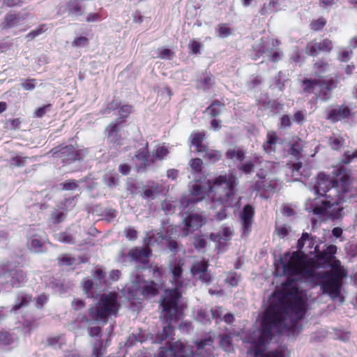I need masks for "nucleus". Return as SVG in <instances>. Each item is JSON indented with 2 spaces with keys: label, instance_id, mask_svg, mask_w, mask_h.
<instances>
[{
  "label": "nucleus",
  "instance_id": "29",
  "mask_svg": "<svg viewBox=\"0 0 357 357\" xmlns=\"http://www.w3.org/2000/svg\"><path fill=\"white\" fill-rule=\"evenodd\" d=\"M233 235V231L229 227H223L219 232L218 236L219 238L218 239V236H216L214 234H211V237L214 241H219L220 239L224 240V241H229L231 239V236Z\"/></svg>",
  "mask_w": 357,
  "mask_h": 357
},
{
  "label": "nucleus",
  "instance_id": "36",
  "mask_svg": "<svg viewBox=\"0 0 357 357\" xmlns=\"http://www.w3.org/2000/svg\"><path fill=\"white\" fill-rule=\"evenodd\" d=\"M275 166V164L272 162L265 161L264 164L261 166L260 169V172L257 173V176L260 178H264L266 176V173L268 171H271Z\"/></svg>",
  "mask_w": 357,
  "mask_h": 357
},
{
  "label": "nucleus",
  "instance_id": "44",
  "mask_svg": "<svg viewBox=\"0 0 357 357\" xmlns=\"http://www.w3.org/2000/svg\"><path fill=\"white\" fill-rule=\"evenodd\" d=\"M105 272H104L100 268H96L94 273H93V278L98 282L99 284L105 282Z\"/></svg>",
  "mask_w": 357,
  "mask_h": 357
},
{
  "label": "nucleus",
  "instance_id": "28",
  "mask_svg": "<svg viewBox=\"0 0 357 357\" xmlns=\"http://www.w3.org/2000/svg\"><path fill=\"white\" fill-rule=\"evenodd\" d=\"M202 153H204V155H203V157L206 160H208L211 163L216 162L222 157L220 151L213 149H209L208 146L206 147V151L202 152Z\"/></svg>",
  "mask_w": 357,
  "mask_h": 357
},
{
  "label": "nucleus",
  "instance_id": "50",
  "mask_svg": "<svg viewBox=\"0 0 357 357\" xmlns=\"http://www.w3.org/2000/svg\"><path fill=\"white\" fill-rule=\"evenodd\" d=\"M21 86L25 90L32 91L35 89L36 86V79H28L21 83Z\"/></svg>",
  "mask_w": 357,
  "mask_h": 357
},
{
  "label": "nucleus",
  "instance_id": "26",
  "mask_svg": "<svg viewBox=\"0 0 357 357\" xmlns=\"http://www.w3.org/2000/svg\"><path fill=\"white\" fill-rule=\"evenodd\" d=\"M214 84V79L212 75H206L197 80L196 87L203 91L210 89Z\"/></svg>",
  "mask_w": 357,
  "mask_h": 357
},
{
  "label": "nucleus",
  "instance_id": "45",
  "mask_svg": "<svg viewBox=\"0 0 357 357\" xmlns=\"http://www.w3.org/2000/svg\"><path fill=\"white\" fill-rule=\"evenodd\" d=\"M66 218V213L63 211L55 210L51 214V220L54 223H59L62 222Z\"/></svg>",
  "mask_w": 357,
  "mask_h": 357
},
{
  "label": "nucleus",
  "instance_id": "39",
  "mask_svg": "<svg viewBox=\"0 0 357 357\" xmlns=\"http://www.w3.org/2000/svg\"><path fill=\"white\" fill-rule=\"evenodd\" d=\"M315 73L320 75L326 72L328 69V65L327 63L323 61H318L314 65Z\"/></svg>",
  "mask_w": 357,
  "mask_h": 357
},
{
  "label": "nucleus",
  "instance_id": "19",
  "mask_svg": "<svg viewBox=\"0 0 357 357\" xmlns=\"http://www.w3.org/2000/svg\"><path fill=\"white\" fill-rule=\"evenodd\" d=\"M350 115V109L347 107L341 106L331 109L328 113V119L335 122L347 119Z\"/></svg>",
  "mask_w": 357,
  "mask_h": 357
},
{
  "label": "nucleus",
  "instance_id": "55",
  "mask_svg": "<svg viewBox=\"0 0 357 357\" xmlns=\"http://www.w3.org/2000/svg\"><path fill=\"white\" fill-rule=\"evenodd\" d=\"M69 9L73 13H74L76 15L80 14V6L77 1H70L69 3Z\"/></svg>",
  "mask_w": 357,
  "mask_h": 357
},
{
  "label": "nucleus",
  "instance_id": "10",
  "mask_svg": "<svg viewBox=\"0 0 357 357\" xmlns=\"http://www.w3.org/2000/svg\"><path fill=\"white\" fill-rule=\"evenodd\" d=\"M215 337V333L210 332L206 337L195 341V350L193 349L195 357L214 356L215 347L213 346V342Z\"/></svg>",
  "mask_w": 357,
  "mask_h": 357
},
{
  "label": "nucleus",
  "instance_id": "38",
  "mask_svg": "<svg viewBox=\"0 0 357 357\" xmlns=\"http://www.w3.org/2000/svg\"><path fill=\"white\" fill-rule=\"evenodd\" d=\"M216 33L220 38H227L231 34V30L226 24H222L216 28Z\"/></svg>",
  "mask_w": 357,
  "mask_h": 357
},
{
  "label": "nucleus",
  "instance_id": "48",
  "mask_svg": "<svg viewBox=\"0 0 357 357\" xmlns=\"http://www.w3.org/2000/svg\"><path fill=\"white\" fill-rule=\"evenodd\" d=\"M240 280V277L236 273H231L227 275L225 281L230 286L234 287L236 286Z\"/></svg>",
  "mask_w": 357,
  "mask_h": 357
},
{
  "label": "nucleus",
  "instance_id": "6",
  "mask_svg": "<svg viewBox=\"0 0 357 357\" xmlns=\"http://www.w3.org/2000/svg\"><path fill=\"white\" fill-rule=\"evenodd\" d=\"M197 202L195 196L190 195L183 196L181 199V204L183 208V213L185 217L183 218L184 227L183 228V236H187L192 233L195 229L201 227L205 224L206 220L203 215L198 212H190L194 207L195 203Z\"/></svg>",
  "mask_w": 357,
  "mask_h": 357
},
{
  "label": "nucleus",
  "instance_id": "33",
  "mask_svg": "<svg viewBox=\"0 0 357 357\" xmlns=\"http://www.w3.org/2000/svg\"><path fill=\"white\" fill-rule=\"evenodd\" d=\"M302 150L303 142L299 139L298 142L292 144L290 149V154L295 157L296 159H298L302 156Z\"/></svg>",
  "mask_w": 357,
  "mask_h": 357
},
{
  "label": "nucleus",
  "instance_id": "57",
  "mask_svg": "<svg viewBox=\"0 0 357 357\" xmlns=\"http://www.w3.org/2000/svg\"><path fill=\"white\" fill-rule=\"evenodd\" d=\"M206 239L203 236H197L194 241V245L197 250L203 249L206 245Z\"/></svg>",
  "mask_w": 357,
  "mask_h": 357
},
{
  "label": "nucleus",
  "instance_id": "25",
  "mask_svg": "<svg viewBox=\"0 0 357 357\" xmlns=\"http://www.w3.org/2000/svg\"><path fill=\"white\" fill-rule=\"evenodd\" d=\"M135 158L139 161V164L137 166L138 169L146 168L149 166L148 151L146 148L144 147L140 149L135 155Z\"/></svg>",
  "mask_w": 357,
  "mask_h": 357
},
{
  "label": "nucleus",
  "instance_id": "54",
  "mask_svg": "<svg viewBox=\"0 0 357 357\" xmlns=\"http://www.w3.org/2000/svg\"><path fill=\"white\" fill-rule=\"evenodd\" d=\"M51 105H46L43 107L36 109L34 112L33 116L37 118H41L45 115L47 109L50 107Z\"/></svg>",
  "mask_w": 357,
  "mask_h": 357
},
{
  "label": "nucleus",
  "instance_id": "12",
  "mask_svg": "<svg viewBox=\"0 0 357 357\" xmlns=\"http://www.w3.org/2000/svg\"><path fill=\"white\" fill-rule=\"evenodd\" d=\"M26 276L21 269H6L0 273V283L10 284L13 287H18L26 282Z\"/></svg>",
  "mask_w": 357,
  "mask_h": 357
},
{
  "label": "nucleus",
  "instance_id": "11",
  "mask_svg": "<svg viewBox=\"0 0 357 357\" xmlns=\"http://www.w3.org/2000/svg\"><path fill=\"white\" fill-rule=\"evenodd\" d=\"M27 247L30 251L35 253H40L43 251V246L45 243L43 231L30 227L27 231Z\"/></svg>",
  "mask_w": 357,
  "mask_h": 357
},
{
  "label": "nucleus",
  "instance_id": "31",
  "mask_svg": "<svg viewBox=\"0 0 357 357\" xmlns=\"http://www.w3.org/2000/svg\"><path fill=\"white\" fill-rule=\"evenodd\" d=\"M158 184H153L151 188H145L142 193V197L148 200L153 199L158 194Z\"/></svg>",
  "mask_w": 357,
  "mask_h": 357
},
{
  "label": "nucleus",
  "instance_id": "3",
  "mask_svg": "<svg viewBox=\"0 0 357 357\" xmlns=\"http://www.w3.org/2000/svg\"><path fill=\"white\" fill-rule=\"evenodd\" d=\"M238 184V180L233 174L228 176L220 175L213 181L204 183L196 181L189 185L190 192L195 196L197 202L204 201L208 203L211 200L212 204L210 208H217L220 206V211L215 214L218 220H222L227 216L226 207H234L239 204L240 198L236 195L234 188Z\"/></svg>",
  "mask_w": 357,
  "mask_h": 357
},
{
  "label": "nucleus",
  "instance_id": "59",
  "mask_svg": "<svg viewBox=\"0 0 357 357\" xmlns=\"http://www.w3.org/2000/svg\"><path fill=\"white\" fill-rule=\"evenodd\" d=\"M124 233L126 238L130 241H134L137 238V231L132 228L126 229Z\"/></svg>",
  "mask_w": 357,
  "mask_h": 357
},
{
  "label": "nucleus",
  "instance_id": "16",
  "mask_svg": "<svg viewBox=\"0 0 357 357\" xmlns=\"http://www.w3.org/2000/svg\"><path fill=\"white\" fill-rule=\"evenodd\" d=\"M150 255L151 250L149 248H135L130 250L129 257L131 259L136 262H139L143 265L142 267H137L135 273H137L140 269H144L145 268Z\"/></svg>",
  "mask_w": 357,
  "mask_h": 357
},
{
  "label": "nucleus",
  "instance_id": "52",
  "mask_svg": "<svg viewBox=\"0 0 357 357\" xmlns=\"http://www.w3.org/2000/svg\"><path fill=\"white\" fill-rule=\"evenodd\" d=\"M21 121L19 119H9L6 122V126L11 130H17L20 128Z\"/></svg>",
  "mask_w": 357,
  "mask_h": 357
},
{
  "label": "nucleus",
  "instance_id": "15",
  "mask_svg": "<svg viewBox=\"0 0 357 357\" xmlns=\"http://www.w3.org/2000/svg\"><path fill=\"white\" fill-rule=\"evenodd\" d=\"M333 48V41L324 38L319 41L314 40L307 44V51L311 56H317L320 52H330Z\"/></svg>",
  "mask_w": 357,
  "mask_h": 357
},
{
  "label": "nucleus",
  "instance_id": "43",
  "mask_svg": "<svg viewBox=\"0 0 357 357\" xmlns=\"http://www.w3.org/2000/svg\"><path fill=\"white\" fill-rule=\"evenodd\" d=\"M197 318L202 323L206 324L208 321H210L211 319V311L200 310L198 312Z\"/></svg>",
  "mask_w": 357,
  "mask_h": 357
},
{
  "label": "nucleus",
  "instance_id": "37",
  "mask_svg": "<svg viewBox=\"0 0 357 357\" xmlns=\"http://www.w3.org/2000/svg\"><path fill=\"white\" fill-rule=\"evenodd\" d=\"M27 157L17 155L13 157L10 160V165L12 167H24L26 164Z\"/></svg>",
  "mask_w": 357,
  "mask_h": 357
},
{
  "label": "nucleus",
  "instance_id": "62",
  "mask_svg": "<svg viewBox=\"0 0 357 357\" xmlns=\"http://www.w3.org/2000/svg\"><path fill=\"white\" fill-rule=\"evenodd\" d=\"M105 180L109 187L115 186L117 184V175H106Z\"/></svg>",
  "mask_w": 357,
  "mask_h": 357
},
{
  "label": "nucleus",
  "instance_id": "61",
  "mask_svg": "<svg viewBox=\"0 0 357 357\" xmlns=\"http://www.w3.org/2000/svg\"><path fill=\"white\" fill-rule=\"evenodd\" d=\"M131 112V107L129 106V105H123L119 111V114L120 115V117L121 118H126L127 117L129 114Z\"/></svg>",
  "mask_w": 357,
  "mask_h": 357
},
{
  "label": "nucleus",
  "instance_id": "20",
  "mask_svg": "<svg viewBox=\"0 0 357 357\" xmlns=\"http://www.w3.org/2000/svg\"><path fill=\"white\" fill-rule=\"evenodd\" d=\"M278 140L276 133L274 131H268L266 135V140L263 144L264 151L268 154L274 153Z\"/></svg>",
  "mask_w": 357,
  "mask_h": 357
},
{
  "label": "nucleus",
  "instance_id": "24",
  "mask_svg": "<svg viewBox=\"0 0 357 357\" xmlns=\"http://www.w3.org/2000/svg\"><path fill=\"white\" fill-rule=\"evenodd\" d=\"M106 132H107V137L110 142H112L114 144H116L117 145H120L121 143L119 142V136L118 134V125L117 123H112L109 124L107 129Z\"/></svg>",
  "mask_w": 357,
  "mask_h": 357
},
{
  "label": "nucleus",
  "instance_id": "13",
  "mask_svg": "<svg viewBox=\"0 0 357 357\" xmlns=\"http://www.w3.org/2000/svg\"><path fill=\"white\" fill-rule=\"evenodd\" d=\"M208 262L204 260L195 261L190 268L191 274L194 278L201 280L202 282L208 284L211 278L210 273L207 271Z\"/></svg>",
  "mask_w": 357,
  "mask_h": 357
},
{
  "label": "nucleus",
  "instance_id": "5",
  "mask_svg": "<svg viewBox=\"0 0 357 357\" xmlns=\"http://www.w3.org/2000/svg\"><path fill=\"white\" fill-rule=\"evenodd\" d=\"M119 308L118 294L114 292L104 293L99 296L96 305L89 309L91 320L84 316L82 317V320L86 324H90L91 321L106 324L108 317L115 316Z\"/></svg>",
  "mask_w": 357,
  "mask_h": 357
},
{
  "label": "nucleus",
  "instance_id": "35",
  "mask_svg": "<svg viewBox=\"0 0 357 357\" xmlns=\"http://www.w3.org/2000/svg\"><path fill=\"white\" fill-rule=\"evenodd\" d=\"M220 346L227 352L233 350V345L231 342V337L229 335L222 336L220 340Z\"/></svg>",
  "mask_w": 357,
  "mask_h": 357
},
{
  "label": "nucleus",
  "instance_id": "58",
  "mask_svg": "<svg viewBox=\"0 0 357 357\" xmlns=\"http://www.w3.org/2000/svg\"><path fill=\"white\" fill-rule=\"evenodd\" d=\"M77 187V183L74 180H70L63 183V189L66 190H73Z\"/></svg>",
  "mask_w": 357,
  "mask_h": 357
},
{
  "label": "nucleus",
  "instance_id": "46",
  "mask_svg": "<svg viewBox=\"0 0 357 357\" xmlns=\"http://www.w3.org/2000/svg\"><path fill=\"white\" fill-rule=\"evenodd\" d=\"M326 20L323 17H320L318 20H314L311 23V28L314 31H317L322 29L324 27V26L326 25Z\"/></svg>",
  "mask_w": 357,
  "mask_h": 357
},
{
  "label": "nucleus",
  "instance_id": "41",
  "mask_svg": "<svg viewBox=\"0 0 357 357\" xmlns=\"http://www.w3.org/2000/svg\"><path fill=\"white\" fill-rule=\"evenodd\" d=\"M352 56V50L344 48L337 55V59L342 62H347Z\"/></svg>",
  "mask_w": 357,
  "mask_h": 357
},
{
  "label": "nucleus",
  "instance_id": "18",
  "mask_svg": "<svg viewBox=\"0 0 357 357\" xmlns=\"http://www.w3.org/2000/svg\"><path fill=\"white\" fill-rule=\"evenodd\" d=\"M254 213V208L252 206L246 205L244 206L243 211L241 214L244 233L248 234L250 232Z\"/></svg>",
  "mask_w": 357,
  "mask_h": 357
},
{
  "label": "nucleus",
  "instance_id": "9",
  "mask_svg": "<svg viewBox=\"0 0 357 357\" xmlns=\"http://www.w3.org/2000/svg\"><path fill=\"white\" fill-rule=\"evenodd\" d=\"M86 152V149L75 150L72 145L56 147L50 151L52 156L60 158L63 162L79 160L85 157Z\"/></svg>",
  "mask_w": 357,
  "mask_h": 357
},
{
  "label": "nucleus",
  "instance_id": "51",
  "mask_svg": "<svg viewBox=\"0 0 357 357\" xmlns=\"http://www.w3.org/2000/svg\"><path fill=\"white\" fill-rule=\"evenodd\" d=\"M88 43V39L86 37H78L74 39L72 43L73 46L82 47H85Z\"/></svg>",
  "mask_w": 357,
  "mask_h": 357
},
{
  "label": "nucleus",
  "instance_id": "7",
  "mask_svg": "<svg viewBox=\"0 0 357 357\" xmlns=\"http://www.w3.org/2000/svg\"><path fill=\"white\" fill-rule=\"evenodd\" d=\"M167 347H160L156 357H195L193 346L181 341L172 344L169 340L166 342Z\"/></svg>",
  "mask_w": 357,
  "mask_h": 357
},
{
  "label": "nucleus",
  "instance_id": "30",
  "mask_svg": "<svg viewBox=\"0 0 357 357\" xmlns=\"http://www.w3.org/2000/svg\"><path fill=\"white\" fill-rule=\"evenodd\" d=\"M54 236L55 238L61 243L73 244L76 241L75 238L72 234L68 233L67 231L59 233L57 234H55Z\"/></svg>",
  "mask_w": 357,
  "mask_h": 357
},
{
  "label": "nucleus",
  "instance_id": "14",
  "mask_svg": "<svg viewBox=\"0 0 357 357\" xmlns=\"http://www.w3.org/2000/svg\"><path fill=\"white\" fill-rule=\"evenodd\" d=\"M131 280L135 288H142V293L145 296H153L158 293L159 285L153 281H144V284L141 286L143 279L137 273H132L131 275Z\"/></svg>",
  "mask_w": 357,
  "mask_h": 357
},
{
  "label": "nucleus",
  "instance_id": "40",
  "mask_svg": "<svg viewBox=\"0 0 357 357\" xmlns=\"http://www.w3.org/2000/svg\"><path fill=\"white\" fill-rule=\"evenodd\" d=\"M344 140L342 137L334 136L329 139V144L333 149L337 150L342 146Z\"/></svg>",
  "mask_w": 357,
  "mask_h": 357
},
{
  "label": "nucleus",
  "instance_id": "64",
  "mask_svg": "<svg viewBox=\"0 0 357 357\" xmlns=\"http://www.w3.org/2000/svg\"><path fill=\"white\" fill-rule=\"evenodd\" d=\"M47 301V296L45 294L40 295L36 300V307L41 308Z\"/></svg>",
  "mask_w": 357,
  "mask_h": 357
},
{
  "label": "nucleus",
  "instance_id": "22",
  "mask_svg": "<svg viewBox=\"0 0 357 357\" xmlns=\"http://www.w3.org/2000/svg\"><path fill=\"white\" fill-rule=\"evenodd\" d=\"M192 144L195 146V149L199 153H202L206 151L207 146L203 144L205 139V133L203 132H193L191 135Z\"/></svg>",
  "mask_w": 357,
  "mask_h": 357
},
{
  "label": "nucleus",
  "instance_id": "56",
  "mask_svg": "<svg viewBox=\"0 0 357 357\" xmlns=\"http://www.w3.org/2000/svg\"><path fill=\"white\" fill-rule=\"evenodd\" d=\"M176 228L172 226H168L167 227V231L164 234L163 231H160L158 234H160V237L162 238H171L174 236V230H175Z\"/></svg>",
  "mask_w": 357,
  "mask_h": 357
},
{
  "label": "nucleus",
  "instance_id": "17",
  "mask_svg": "<svg viewBox=\"0 0 357 357\" xmlns=\"http://www.w3.org/2000/svg\"><path fill=\"white\" fill-rule=\"evenodd\" d=\"M304 91L308 93L319 94L324 89L331 90V88L321 79H306L303 81Z\"/></svg>",
  "mask_w": 357,
  "mask_h": 357
},
{
  "label": "nucleus",
  "instance_id": "34",
  "mask_svg": "<svg viewBox=\"0 0 357 357\" xmlns=\"http://www.w3.org/2000/svg\"><path fill=\"white\" fill-rule=\"evenodd\" d=\"M168 149L164 145H158L154 149V157L158 160H162L168 154Z\"/></svg>",
  "mask_w": 357,
  "mask_h": 357
},
{
  "label": "nucleus",
  "instance_id": "2",
  "mask_svg": "<svg viewBox=\"0 0 357 357\" xmlns=\"http://www.w3.org/2000/svg\"><path fill=\"white\" fill-rule=\"evenodd\" d=\"M350 177L345 172H340L336 179L324 174H319L314 186V192L320 197L307 200L305 209L314 214L337 218L342 208L339 204L344 199V194L348 191Z\"/></svg>",
  "mask_w": 357,
  "mask_h": 357
},
{
  "label": "nucleus",
  "instance_id": "4",
  "mask_svg": "<svg viewBox=\"0 0 357 357\" xmlns=\"http://www.w3.org/2000/svg\"><path fill=\"white\" fill-rule=\"evenodd\" d=\"M184 264V260L179 259L171 262L169 265L172 275V282L174 287L166 290L165 294L161 300L160 305L162 307V311L160 318L165 319L167 325L163 326L162 332L157 335L155 341L158 343H161L167 339L172 340L173 327L171 324L177 319L178 301L181 296L179 288L182 287L183 284L181 276L182 268Z\"/></svg>",
  "mask_w": 357,
  "mask_h": 357
},
{
  "label": "nucleus",
  "instance_id": "32",
  "mask_svg": "<svg viewBox=\"0 0 357 357\" xmlns=\"http://www.w3.org/2000/svg\"><path fill=\"white\" fill-rule=\"evenodd\" d=\"M222 107V105L218 100H215L207 107L206 111L211 116L215 117L220 114Z\"/></svg>",
  "mask_w": 357,
  "mask_h": 357
},
{
  "label": "nucleus",
  "instance_id": "21",
  "mask_svg": "<svg viewBox=\"0 0 357 357\" xmlns=\"http://www.w3.org/2000/svg\"><path fill=\"white\" fill-rule=\"evenodd\" d=\"M31 301V296L24 292H19L15 298V305L10 312H16L19 309L26 307Z\"/></svg>",
  "mask_w": 357,
  "mask_h": 357
},
{
  "label": "nucleus",
  "instance_id": "47",
  "mask_svg": "<svg viewBox=\"0 0 357 357\" xmlns=\"http://www.w3.org/2000/svg\"><path fill=\"white\" fill-rule=\"evenodd\" d=\"M173 55V52L167 48H159L158 50L157 56L162 59H170Z\"/></svg>",
  "mask_w": 357,
  "mask_h": 357
},
{
  "label": "nucleus",
  "instance_id": "27",
  "mask_svg": "<svg viewBox=\"0 0 357 357\" xmlns=\"http://www.w3.org/2000/svg\"><path fill=\"white\" fill-rule=\"evenodd\" d=\"M226 158L241 162L245 158V152L242 149H229L226 153Z\"/></svg>",
  "mask_w": 357,
  "mask_h": 357
},
{
  "label": "nucleus",
  "instance_id": "1",
  "mask_svg": "<svg viewBox=\"0 0 357 357\" xmlns=\"http://www.w3.org/2000/svg\"><path fill=\"white\" fill-rule=\"evenodd\" d=\"M337 247L328 245L325 250H319L315 259L314 267L305 264L298 252L289 257L286 253L276 265L275 273L278 275H287V281L277 287L270 305L266 309L260 329H257L248 337L254 351H248L254 357H282L278 351L268 352L262 355L263 347L271 340L273 333H282L294 336L301 327L298 321L306 312L307 292L303 289L304 282L321 285L323 292L331 298L339 296L342 280L347 272L341 266L340 261L334 257Z\"/></svg>",
  "mask_w": 357,
  "mask_h": 357
},
{
  "label": "nucleus",
  "instance_id": "49",
  "mask_svg": "<svg viewBox=\"0 0 357 357\" xmlns=\"http://www.w3.org/2000/svg\"><path fill=\"white\" fill-rule=\"evenodd\" d=\"M239 170L245 174H250L254 171V164L252 162H246L238 166Z\"/></svg>",
  "mask_w": 357,
  "mask_h": 357
},
{
  "label": "nucleus",
  "instance_id": "23",
  "mask_svg": "<svg viewBox=\"0 0 357 357\" xmlns=\"http://www.w3.org/2000/svg\"><path fill=\"white\" fill-rule=\"evenodd\" d=\"M23 18L19 14H8L6 16L2 26L6 29L16 26L20 24Z\"/></svg>",
  "mask_w": 357,
  "mask_h": 357
},
{
  "label": "nucleus",
  "instance_id": "42",
  "mask_svg": "<svg viewBox=\"0 0 357 357\" xmlns=\"http://www.w3.org/2000/svg\"><path fill=\"white\" fill-rule=\"evenodd\" d=\"M190 166L194 172L199 173L202 171V160L200 158L192 159L190 162Z\"/></svg>",
  "mask_w": 357,
  "mask_h": 357
},
{
  "label": "nucleus",
  "instance_id": "8",
  "mask_svg": "<svg viewBox=\"0 0 357 357\" xmlns=\"http://www.w3.org/2000/svg\"><path fill=\"white\" fill-rule=\"evenodd\" d=\"M315 242L312 237H310L307 233H303L301 238L297 242V248L299 250L296 252L299 254L301 258L303 259L305 264L309 267H314L315 259L307 260V254H314L315 257L319 252L318 245H314Z\"/></svg>",
  "mask_w": 357,
  "mask_h": 357
},
{
  "label": "nucleus",
  "instance_id": "60",
  "mask_svg": "<svg viewBox=\"0 0 357 357\" xmlns=\"http://www.w3.org/2000/svg\"><path fill=\"white\" fill-rule=\"evenodd\" d=\"M74 261V258L65 255L59 259V264L61 266H69L71 265Z\"/></svg>",
  "mask_w": 357,
  "mask_h": 357
},
{
  "label": "nucleus",
  "instance_id": "53",
  "mask_svg": "<svg viewBox=\"0 0 357 357\" xmlns=\"http://www.w3.org/2000/svg\"><path fill=\"white\" fill-rule=\"evenodd\" d=\"M211 318L215 319L216 321L218 319L222 320V310L220 307H215V308H212L211 310Z\"/></svg>",
  "mask_w": 357,
  "mask_h": 357
},
{
  "label": "nucleus",
  "instance_id": "63",
  "mask_svg": "<svg viewBox=\"0 0 357 357\" xmlns=\"http://www.w3.org/2000/svg\"><path fill=\"white\" fill-rule=\"evenodd\" d=\"M189 47L192 53L197 54V53L199 52V49L201 47V45L199 44V42H197L195 40H192L190 41Z\"/></svg>",
  "mask_w": 357,
  "mask_h": 357
}]
</instances>
